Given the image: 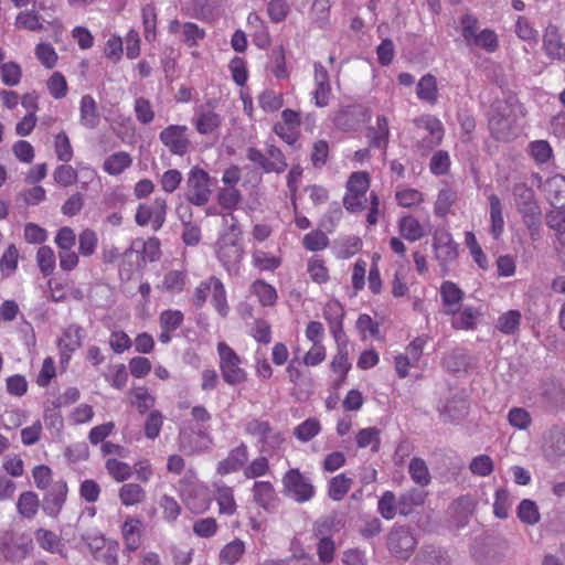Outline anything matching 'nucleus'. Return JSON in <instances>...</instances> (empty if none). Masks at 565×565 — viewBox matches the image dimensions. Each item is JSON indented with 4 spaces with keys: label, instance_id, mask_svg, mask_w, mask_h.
Masks as SVG:
<instances>
[{
    "label": "nucleus",
    "instance_id": "32",
    "mask_svg": "<svg viewBox=\"0 0 565 565\" xmlns=\"http://www.w3.org/2000/svg\"><path fill=\"white\" fill-rule=\"evenodd\" d=\"M211 282L212 305L222 317H226L230 311V306L226 299L225 287L215 276H211Z\"/></svg>",
    "mask_w": 565,
    "mask_h": 565
},
{
    "label": "nucleus",
    "instance_id": "21",
    "mask_svg": "<svg viewBox=\"0 0 565 565\" xmlns=\"http://www.w3.org/2000/svg\"><path fill=\"white\" fill-rule=\"evenodd\" d=\"M468 413V402L462 396L449 398L440 409V417L444 422L456 423L462 419Z\"/></svg>",
    "mask_w": 565,
    "mask_h": 565
},
{
    "label": "nucleus",
    "instance_id": "57",
    "mask_svg": "<svg viewBox=\"0 0 565 565\" xmlns=\"http://www.w3.org/2000/svg\"><path fill=\"white\" fill-rule=\"evenodd\" d=\"M409 475L414 482L419 486H427L430 481V475L425 461L420 458H413L409 462Z\"/></svg>",
    "mask_w": 565,
    "mask_h": 565
},
{
    "label": "nucleus",
    "instance_id": "9",
    "mask_svg": "<svg viewBox=\"0 0 565 565\" xmlns=\"http://www.w3.org/2000/svg\"><path fill=\"white\" fill-rule=\"evenodd\" d=\"M167 201L163 198H156L151 205L140 204L136 212V223L146 226L151 222L152 230L159 231L166 222Z\"/></svg>",
    "mask_w": 565,
    "mask_h": 565
},
{
    "label": "nucleus",
    "instance_id": "40",
    "mask_svg": "<svg viewBox=\"0 0 565 565\" xmlns=\"http://www.w3.org/2000/svg\"><path fill=\"white\" fill-rule=\"evenodd\" d=\"M353 481L341 473L333 477L329 482L328 494L333 501L342 500L350 491Z\"/></svg>",
    "mask_w": 565,
    "mask_h": 565
},
{
    "label": "nucleus",
    "instance_id": "64",
    "mask_svg": "<svg viewBox=\"0 0 565 565\" xmlns=\"http://www.w3.org/2000/svg\"><path fill=\"white\" fill-rule=\"evenodd\" d=\"M253 265L259 270L274 271L280 266V259L263 250H255L252 255Z\"/></svg>",
    "mask_w": 565,
    "mask_h": 565
},
{
    "label": "nucleus",
    "instance_id": "47",
    "mask_svg": "<svg viewBox=\"0 0 565 565\" xmlns=\"http://www.w3.org/2000/svg\"><path fill=\"white\" fill-rule=\"evenodd\" d=\"M335 516L319 518L312 525V534L317 540L332 539L335 529Z\"/></svg>",
    "mask_w": 565,
    "mask_h": 565
},
{
    "label": "nucleus",
    "instance_id": "52",
    "mask_svg": "<svg viewBox=\"0 0 565 565\" xmlns=\"http://www.w3.org/2000/svg\"><path fill=\"white\" fill-rule=\"evenodd\" d=\"M97 245L98 237L93 230L86 228L81 232L78 236V253L83 257L92 256L95 253Z\"/></svg>",
    "mask_w": 565,
    "mask_h": 565
},
{
    "label": "nucleus",
    "instance_id": "20",
    "mask_svg": "<svg viewBox=\"0 0 565 565\" xmlns=\"http://www.w3.org/2000/svg\"><path fill=\"white\" fill-rule=\"evenodd\" d=\"M79 122L88 129L96 128L100 122L97 103L90 95H84L81 99Z\"/></svg>",
    "mask_w": 565,
    "mask_h": 565
},
{
    "label": "nucleus",
    "instance_id": "45",
    "mask_svg": "<svg viewBox=\"0 0 565 565\" xmlns=\"http://www.w3.org/2000/svg\"><path fill=\"white\" fill-rule=\"evenodd\" d=\"M250 289L263 306H273L277 300L276 289L264 280L254 281Z\"/></svg>",
    "mask_w": 565,
    "mask_h": 565
},
{
    "label": "nucleus",
    "instance_id": "56",
    "mask_svg": "<svg viewBox=\"0 0 565 565\" xmlns=\"http://www.w3.org/2000/svg\"><path fill=\"white\" fill-rule=\"evenodd\" d=\"M494 463L488 455H479L471 459L469 470L478 477H488L493 472Z\"/></svg>",
    "mask_w": 565,
    "mask_h": 565
},
{
    "label": "nucleus",
    "instance_id": "2",
    "mask_svg": "<svg viewBox=\"0 0 565 565\" xmlns=\"http://www.w3.org/2000/svg\"><path fill=\"white\" fill-rule=\"evenodd\" d=\"M512 193L516 210L521 214L531 238L536 239L541 231L542 211L533 189L525 183H516Z\"/></svg>",
    "mask_w": 565,
    "mask_h": 565
},
{
    "label": "nucleus",
    "instance_id": "44",
    "mask_svg": "<svg viewBox=\"0 0 565 565\" xmlns=\"http://www.w3.org/2000/svg\"><path fill=\"white\" fill-rule=\"evenodd\" d=\"M186 279L185 271L170 270L164 275L161 287L168 292H181L185 287Z\"/></svg>",
    "mask_w": 565,
    "mask_h": 565
},
{
    "label": "nucleus",
    "instance_id": "41",
    "mask_svg": "<svg viewBox=\"0 0 565 565\" xmlns=\"http://www.w3.org/2000/svg\"><path fill=\"white\" fill-rule=\"evenodd\" d=\"M245 552V544L243 541L236 539L227 543L220 552V562L223 564L233 565L242 557Z\"/></svg>",
    "mask_w": 565,
    "mask_h": 565
},
{
    "label": "nucleus",
    "instance_id": "51",
    "mask_svg": "<svg viewBox=\"0 0 565 565\" xmlns=\"http://www.w3.org/2000/svg\"><path fill=\"white\" fill-rule=\"evenodd\" d=\"M544 451L547 457L565 456V435L557 430L550 431L548 439L544 446Z\"/></svg>",
    "mask_w": 565,
    "mask_h": 565
},
{
    "label": "nucleus",
    "instance_id": "42",
    "mask_svg": "<svg viewBox=\"0 0 565 565\" xmlns=\"http://www.w3.org/2000/svg\"><path fill=\"white\" fill-rule=\"evenodd\" d=\"M267 67L278 79H285L289 76L282 46L276 47L271 51Z\"/></svg>",
    "mask_w": 565,
    "mask_h": 565
},
{
    "label": "nucleus",
    "instance_id": "19",
    "mask_svg": "<svg viewBox=\"0 0 565 565\" xmlns=\"http://www.w3.org/2000/svg\"><path fill=\"white\" fill-rule=\"evenodd\" d=\"M475 509L476 502L471 497L463 495L457 499L451 505L454 525L458 529L467 525Z\"/></svg>",
    "mask_w": 565,
    "mask_h": 565
},
{
    "label": "nucleus",
    "instance_id": "4",
    "mask_svg": "<svg viewBox=\"0 0 565 565\" xmlns=\"http://www.w3.org/2000/svg\"><path fill=\"white\" fill-rule=\"evenodd\" d=\"M212 195L209 173L198 166L191 168L188 173L184 196L188 203L195 206L207 204Z\"/></svg>",
    "mask_w": 565,
    "mask_h": 565
},
{
    "label": "nucleus",
    "instance_id": "55",
    "mask_svg": "<svg viewBox=\"0 0 565 565\" xmlns=\"http://www.w3.org/2000/svg\"><path fill=\"white\" fill-rule=\"evenodd\" d=\"M241 201L242 194L235 186H224L217 192V202L226 210L235 209Z\"/></svg>",
    "mask_w": 565,
    "mask_h": 565
},
{
    "label": "nucleus",
    "instance_id": "43",
    "mask_svg": "<svg viewBox=\"0 0 565 565\" xmlns=\"http://www.w3.org/2000/svg\"><path fill=\"white\" fill-rule=\"evenodd\" d=\"M320 430V422L317 418L310 417L295 427L294 435L301 443H307L316 437Z\"/></svg>",
    "mask_w": 565,
    "mask_h": 565
},
{
    "label": "nucleus",
    "instance_id": "39",
    "mask_svg": "<svg viewBox=\"0 0 565 565\" xmlns=\"http://www.w3.org/2000/svg\"><path fill=\"white\" fill-rule=\"evenodd\" d=\"M520 322L521 312L519 310H509L498 318L495 328L504 334H513L519 330Z\"/></svg>",
    "mask_w": 565,
    "mask_h": 565
},
{
    "label": "nucleus",
    "instance_id": "53",
    "mask_svg": "<svg viewBox=\"0 0 565 565\" xmlns=\"http://www.w3.org/2000/svg\"><path fill=\"white\" fill-rule=\"evenodd\" d=\"M266 172L281 173L287 168V162L280 149L270 146L266 153Z\"/></svg>",
    "mask_w": 565,
    "mask_h": 565
},
{
    "label": "nucleus",
    "instance_id": "36",
    "mask_svg": "<svg viewBox=\"0 0 565 565\" xmlns=\"http://www.w3.org/2000/svg\"><path fill=\"white\" fill-rule=\"evenodd\" d=\"M424 502V493L422 490L412 489L403 493L397 501V510L402 515H408L414 507Z\"/></svg>",
    "mask_w": 565,
    "mask_h": 565
},
{
    "label": "nucleus",
    "instance_id": "12",
    "mask_svg": "<svg viewBox=\"0 0 565 565\" xmlns=\"http://www.w3.org/2000/svg\"><path fill=\"white\" fill-rule=\"evenodd\" d=\"M211 444V436L201 427L196 430L182 429L179 434L180 449L188 455L204 451L210 448Z\"/></svg>",
    "mask_w": 565,
    "mask_h": 565
},
{
    "label": "nucleus",
    "instance_id": "34",
    "mask_svg": "<svg viewBox=\"0 0 565 565\" xmlns=\"http://www.w3.org/2000/svg\"><path fill=\"white\" fill-rule=\"evenodd\" d=\"M416 94L419 99L435 104L438 97L436 77L431 74L424 75L417 83Z\"/></svg>",
    "mask_w": 565,
    "mask_h": 565
},
{
    "label": "nucleus",
    "instance_id": "1",
    "mask_svg": "<svg viewBox=\"0 0 565 565\" xmlns=\"http://www.w3.org/2000/svg\"><path fill=\"white\" fill-rule=\"evenodd\" d=\"M223 224L227 228L217 241V258L226 268L228 274L236 275L239 270V264L244 257L242 244V231L238 220L233 213L223 215Z\"/></svg>",
    "mask_w": 565,
    "mask_h": 565
},
{
    "label": "nucleus",
    "instance_id": "58",
    "mask_svg": "<svg viewBox=\"0 0 565 565\" xmlns=\"http://www.w3.org/2000/svg\"><path fill=\"white\" fill-rule=\"evenodd\" d=\"M518 516L523 523L535 524L540 521V513L534 501L524 499L518 508Z\"/></svg>",
    "mask_w": 565,
    "mask_h": 565
},
{
    "label": "nucleus",
    "instance_id": "24",
    "mask_svg": "<svg viewBox=\"0 0 565 565\" xmlns=\"http://www.w3.org/2000/svg\"><path fill=\"white\" fill-rule=\"evenodd\" d=\"M414 565H450V559L441 548L425 546L415 557Z\"/></svg>",
    "mask_w": 565,
    "mask_h": 565
},
{
    "label": "nucleus",
    "instance_id": "11",
    "mask_svg": "<svg viewBox=\"0 0 565 565\" xmlns=\"http://www.w3.org/2000/svg\"><path fill=\"white\" fill-rule=\"evenodd\" d=\"M418 129L427 132V136L423 137L417 147L420 149L429 150L438 146L444 136V128L440 120L431 115H425L414 120Z\"/></svg>",
    "mask_w": 565,
    "mask_h": 565
},
{
    "label": "nucleus",
    "instance_id": "3",
    "mask_svg": "<svg viewBox=\"0 0 565 565\" xmlns=\"http://www.w3.org/2000/svg\"><path fill=\"white\" fill-rule=\"evenodd\" d=\"M512 100L497 102L491 107L489 129L491 135L501 141H508L515 136V119L513 116Z\"/></svg>",
    "mask_w": 565,
    "mask_h": 565
},
{
    "label": "nucleus",
    "instance_id": "33",
    "mask_svg": "<svg viewBox=\"0 0 565 565\" xmlns=\"http://www.w3.org/2000/svg\"><path fill=\"white\" fill-rule=\"evenodd\" d=\"M450 315L452 316V327L462 330L473 329L479 317V312L472 307H465L462 310L457 308L455 309V313Z\"/></svg>",
    "mask_w": 565,
    "mask_h": 565
},
{
    "label": "nucleus",
    "instance_id": "50",
    "mask_svg": "<svg viewBox=\"0 0 565 565\" xmlns=\"http://www.w3.org/2000/svg\"><path fill=\"white\" fill-rule=\"evenodd\" d=\"M215 500L218 504L220 513L233 514L236 511V503L232 488L220 487L217 488Z\"/></svg>",
    "mask_w": 565,
    "mask_h": 565
},
{
    "label": "nucleus",
    "instance_id": "29",
    "mask_svg": "<svg viewBox=\"0 0 565 565\" xmlns=\"http://www.w3.org/2000/svg\"><path fill=\"white\" fill-rule=\"evenodd\" d=\"M132 163V158L126 151H118L110 154L104 161V170L110 175H118L128 169Z\"/></svg>",
    "mask_w": 565,
    "mask_h": 565
},
{
    "label": "nucleus",
    "instance_id": "22",
    "mask_svg": "<svg viewBox=\"0 0 565 565\" xmlns=\"http://www.w3.org/2000/svg\"><path fill=\"white\" fill-rule=\"evenodd\" d=\"M544 191L552 206L563 207L565 205V177L554 175L547 179Z\"/></svg>",
    "mask_w": 565,
    "mask_h": 565
},
{
    "label": "nucleus",
    "instance_id": "59",
    "mask_svg": "<svg viewBox=\"0 0 565 565\" xmlns=\"http://www.w3.org/2000/svg\"><path fill=\"white\" fill-rule=\"evenodd\" d=\"M40 19V14L33 10L22 11L18 14L15 19V25L20 29L39 31L43 29Z\"/></svg>",
    "mask_w": 565,
    "mask_h": 565
},
{
    "label": "nucleus",
    "instance_id": "62",
    "mask_svg": "<svg viewBox=\"0 0 565 565\" xmlns=\"http://www.w3.org/2000/svg\"><path fill=\"white\" fill-rule=\"evenodd\" d=\"M105 467L107 472L118 482H122L130 478L131 468L128 463L119 461L117 459L106 460Z\"/></svg>",
    "mask_w": 565,
    "mask_h": 565
},
{
    "label": "nucleus",
    "instance_id": "5",
    "mask_svg": "<svg viewBox=\"0 0 565 565\" xmlns=\"http://www.w3.org/2000/svg\"><path fill=\"white\" fill-rule=\"evenodd\" d=\"M417 544L413 530L404 525L392 527L386 537L390 554L398 561L409 559Z\"/></svg>",
    "mask_w": 565,
    "mask_h": 565
},
{
    "label": "nucleus",
    "instance_id": "14",
    "mask_svg": "<svg viewBox=\"0 0 565 565\" xmlns=\"http://www.w3.org/2000/svg\"><path fill=\"white\" fill-rule=\"evenodd\" d=\"M433 247L435 250V258L443 267L452 263L458 256V245L452 239L451 234L447 231H437L434 234Z\"/></svg>",
    "mask_w": 565,
    "mask_h": 565
},
{
    "label": "nucleus",
    "instance_id": "38",
    "mask_svg": "<svg viewBox=\"0 0 565 565\" xmlns=\"http://www.w3.org/2000/svg\"><path fill=\"white\" fill-rule=\"evenodd\" d=\"M457 192L449 186L443 188L435 202L434 212L436 215L444 217L449 212L454 203L457 201Z\"/></svg>",
    "mask_w": 565,
    "mask_h": 565
},
{
    "label": "nucleus",
    "instance_id": "54",
    "mask_svg": "<svg viewBox=\"0 0 565 565\" xmlns=\"http://www.w3.org/2000/svg\"><path fill=\"white\" fill-rule=\"evenodd\" d=\"M395 200L399 206L412 207L424 201V195L416 189L402 188L395 193Z\"/></svg>",
    "mask_w": 565,
    "mask_h": 565
},
{
    "label": "nucleus",
    "instance_id": "26",
    "mask_svg": "<svg viewBox=\"0 0 565 565\" xmlns=\"http://www.w3.org/2000/svg\"><path fill=\"white\" fill-rule=\"evenodd\" d=\"M398 230L401 235L409 242L419 241L425 235L424 226L412 215L399 218Z\"/></svg>",
    "mask_w": 565,
    "mask_h": 565
},
{
    "label": "nucleus",
    "instance_id": "13",
    "mask_svg": "<svg viewBox=\"0 0 565 565\" xmlns=\"http://www.w3.org/2000/svg\"><path fill=\"white\" fill-rule=\"evenodd\" d=\"M542 49L551 61L565 63V41L555 24H547L543 33Z\"/></svg>",
    "mask_w": 565,
    "mask_h": 565
},
{
    "label": "nucleus",
    "instance_id": "15",
    "mask_svg": "<svg viewBox=\"0 0 565 565\" xmlns=\"http://www.w3.org/2000/svg\"><path fill=\"white\" fill-rule=\"evenodd\" d=\"M67 495V484L65 481H57L52 484L49 491L43 498V511L52 516L56 518L61 512Z\"/></svg>",
    "mask_w": 565,
    "mask_h": 565
},
{
    "label": "nucleus",
    "instance_id": "27",
    "mask_svg": "<svg viewBox=\"0 0 565 565\" xmlns=\"http://www.w3.org/2000/svg\"><path fill=\"white\" fill-rule=\"evenodd\" d=\"M254 500L265 510H270L275 507L276 494L270 482L256 481L253 487Z\"/></svg>",
    "mask_w": 565,
    "mask_h": 565
},
{
    "label": "nucleus",
    "instance_id": "31",
    "mask_svg": "<svg viewBox=\"0 0 565 565\" xmlns=\"http://www.w3.org/2000/svg\"><path fill=\"white\" fill-rule=\"evenodd\" d=\"M222 122L221 116L212 110H202L194 120L195 129L201 135H209L217 130Z\"/></svg>",
    "mask_w": 565,
    "mask_h": 565
},
{
    "label": "nucleus",
    "instance_id": "60",
    "mask_svg": "<svg viewBox=\"0 0 565 565\" xmlns=\"http://www.w3.org/2000/svg\"><path fill=\"white\" fill-rule=\"evenodd\" d=\"M471 46L483 49L490 53L494 52L499 46L497 34L490 29H483L477 34Z\"/></svg>",
    "mask_w": 565,
    "mask_h": 565
},
{
    "label": "nucleus",
    "instance_id": "18",
    "mask_svg": "<svg viewBox=\"0 0 565 565\" xmlns=\"http://www.w3.org/2000/svg\"><path fill=\"white\" fill-rule=\"evenodd\" d=\"M370 146L386 150L390 138L388 119L386 116L381 115L376 118V126H370L366 131Z\"/></svg>",
    "mask_w": 565,
    "mask_h": 565
},
{
    "label": "nucleus",
    "instance_id": "30",
    "mask_svg": "<svg viewBox=\"0 0 565 565\" xmlns=\"http://www.w3.org/2000/svg\"><path fill=\"white\" fill-rule=\"evenodd\" d=\"M490 202V218L491 227L490 232L494 239H498L503 233L504 220L502 214V204L498 195L491 194L489 196Z\"/></svg>",
    "mask_w": 565,
    "mask_h": 565
},
{
    "label": "nucleus",
    "instance_id": "10",
    "mask_svg": "<svg viewBox=\"0 0 565 565\" xmlns=\"http://www.w3.org/2000/svg\"><path fill=\"white\" fill-rule=\"evenodd\" d=\"M160 141L172 154L184 156L191 146L188 138V127L183 125H170L159 135Z\"/></svg>",
    "mask_w": 565,
    "mask_h": 565
},
{
    "label": "nucleus",
    "instance_id": "17",
    "mask_svg": "<svg viewBox=\"0 0 565 565\" xmlns=\"http://www.w3.org/2000/svg\"><path fill=\"white\" fill-rule=\"evenodd\" d=\"M313 67L316 83V89L313 92L315 103L318 107H324L329 103L331 93L329 74L320 62H316Z\"/></svg>",
    "mask_w": 565,
    "mask_h": 565
},
{
    "label": "nucleus",
    "instance_id": "49",
    "mask_svg": "<svg viewBox=\"0 0 565 565\" xmlns=\"http://www.w3.org/2000/svg\"><path fill=\"white\" fill-rule=\"evenodd\" d=\"M36 263L44 276H49L54 271L56 257L50 246H41L36 253Z\"/></svg>",
    "mask_w": 565,
    "mask_h": 565
},
{
    "label": "nucleus",
    "instance_id": "25",
    "mask_svg": "<svg viewBox=\"0 0 565 565\" xmlns=\"http://www.w3.org/2000/svg\"><path fill=\"white\" fill-rule=\"evenodd\" d=\"M440 296L446 307V313H455L462 298L463 291L452 281H444L440 286Z\"/></svg>",
    "mask_w": 565,
    "mask_h": 565
},
{
    "label": "nucleus",
    "instance_id": "16",
    "mask_svg": "<svg viewBox=\"0 0 565 565\" xmlns=\"http://www.w3.org/2000/svg\"><path fill=\"white\" fill-rule=\"evenodd\" d=\"M248 460L247 446L242 443L228 452V456L217 463V472L222 476L242 469Z\"/></svg>",
    "mask_w": 565,
    "mask_h": 565
},
{
    "label": "nucleus",
    "instance_id": "37",
    "mask_svg": "<svg viewBox=\"0 0 565 565\" xmlns=\"http://www.w3.org/2000/svg\"><path fill=\"white\" fill-rule=\"evenodd\" d=\"M83 329L78 326L67 327L62 338L58 340V345L63 352H74L81 347Z\"/></svg>",
    "mask_w": 565,
    "mask_h": 565
},
{
    "label": "nucleus",
    "instance_id": "46",
    "mask_svg": "<svg viewBox=\"0 0 565 565\" xmlns=\"http://www.w3.org/2000/svg\"><path fill=\"white\" fill-rule=\"evenodd\" d=\"M380 434L381 431L376 427L363 428L356 434V444L360 448L371 446L372 451L377 452L381 444Z\"/></svg>",
    "mask_w": 565,
    "mask_h": 565
},
{
    "label": "nucleus",
    "instance_id": "28",
    "mask_svg": "<svg viewBox=\"0 0 565 565\" xmlns=\"http://www.w3.org/2000/svg\"><path fill=\"white\" fill-rule=\"evenodd\" d=\"M118 497L122 505L131 507L146 500V491L138 483H125L120 487Z\"/></svg>",
    "mask_w": 565,
    "mask_h": 565
},
{
    "label": "nucleus",
    "instance_id": "63",
    "mask_svg": "<svg viewBox=\"0 0 565 565\" xmlns=\"http://www.w3.org/2000/svg\"><path fill=\"white\" fill-rule=\"evenodd\" d=\"M0 76L3 84L15 86L21 81V67L14 62L2 63L0 65Z\"/></svg>",
    "mask_w": 565,
    "mask_h": 565
},
{
    "label": "nucleus",
    "instance_id": "35",
    "mask_svg": "<svg viewBox=\"0 0 565 565\" xmlns=\"http://www.w3.org/2000/svg\"><path fill=\"white\" fill-rule=\"evenodd\" d=\"M40 501L32 491L22 492L17 502L18 512L26 519H32L38 513Z\"/></svg>",
    "mask_w": 565,
    "mask_h": 565
},
{
    "label": "nucleus",
    "instance_id": "8",
    "mask_svg": "<svg viewBox=\"0 0 565 565\" xmlns=\"http://www.w3.org/2000/svg\"><path fill=\"white\" fill-rule=\"evenodd\" d=\"M282 484L286 493L299 503L311 500L316 492L311 480L299 469L288 470L282 478Z\"/></svg>",
    "mask_w": 565,
    "mask_h": 565
},
{
    "label": "nucleus",
    "instance_id": "48",
    "mask_svg": "<svg viewBox=\"0 0 565 565\" xmlns=\"http://www.w3.org/2000/svg\"><path fill=\"white\" fill-rule=\"evenodd\" d=\"M143 33L147 41H152L157 35V10L153 4H146L141 10Z\"/></svg>",
    "mask_w": 565,
    "mask_h": 565
},
{
    "label": "nucleus",
    "instance_id": "7",
    "mask_svg": "<svg viewBox=\"0 0 565 565\" xmlns=\"http://www.w3.org/2000/svg\"><path fill=\"white\" fill-rule=\"evenodd\" d=\"M220 370L223 380L230 385H237L247 380L246 371L241 366L238 354L225 342L217 344Z\"/></svg>",
    "mask_w": 565,
    "mask_h": 565
},
{
    "label": "nucleus",
    "instance_id": "6",
    "mask_svg": "<svg viewBox=\"0 0 565 565\" xmlns=\"http://www.w3.org/2000/svg\"><path fill=\"white\" fill-rule=\"evenodd\" d=\"M244 430L260 444V454L276 451L284 443L282 435L276 431L267 420L252 418L246 422Z\"/></svg>",
    "mask_w": 565,
    "mask_h": 565
},
{
    "label": "nucleus",
    "instance_id": "23",
    "mask_svg": "<svg viewBox=\"0 0 565 565\" xmlns=\"http://www.w3.org/2000/svg\"><path fill=\"white\" fill-rule=\"evenodd\" d=\"M34 535L41 548L49 553L64 555L65 544L56 533L40 527L35 531Z\"/></svg>",
    "mask_w": 565,
    "mask_h": 565
},
{
    "label": "nucleus",
    "instance_id": "61",
    "mask_svg": "<svg viewBox=\"0 0 565 565\" xmlns=\"http://www.w3.org/2000/svg\"><path fill=\"white\" fill-rule=\"evenodd\" d=\"M508 422L512 427L524 430L530 427L532 417L525 408L512 407L508 413Z\"/></svg>",
    "mask_w": 565,
    "mask_h": 565
}]
</instances>
